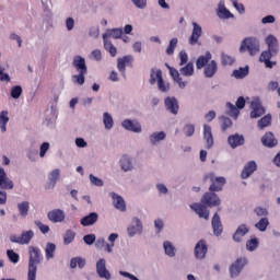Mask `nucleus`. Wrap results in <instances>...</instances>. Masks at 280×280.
<instances>
[{"label": "nucleus", "instance_id": "nucleus-47", "mask_svg": "<svg viewBox=\"0 0 280 280\" xmlns=\"http://www.w3.org/2000/svg\"><path fill=\"white\" fill-rule=\"evenodd\" d=\"M246 248L249 250V253H255L257 248H259V240L257 237H254L246 242Z\"/></svg>", "mask_w": 280, "mask_h": 280}, {"label": "nucleus", "instance_id": "nucleus-32", "mask_svg": "<svg viewBox=\"0 0 280 280\" xmlns=\"http://www.w3.org/2000/svg\"><path fill=\"white\" fill-rule=\"evenodd\" d=\"M103 40H104V49L108 51V54L112 56V58H115L117 56V47L113 45V42L108 40L106 38V35H103Z\"/></svg>", "mask_w": 280, "mask_h": 280}, {"label": "nucleus", "instance_id": "nucleus-25", "mask_svg": "<svg viewBox=\"0 0 280 280\" xmlns=\"http://www.w3.org/2000/svg\"><path fill=\"white\" fill-rule=\"evenodd\" d=\"M167 67L170 70L171 78H173V80L177 82L179 89H185L187 86V82L183 81V78H180V73L178 72V70L170 66Z\"/></svg>", "mask_w": 280, "mask_h": 280}, {"label": "nucleus", "instance_id": "nucleus-30", "mask_svg": "<svg viewBox=\"0 0 280 280\" xmlns=\"http://www.w3.org/2000/svg\"><path fill=\"white\" fill-rule=\"evenodd\" d=\"M211 58H212V56H211L210 51H207L205 55L199 56L197 61H196V68L197 69H205L208 66L209 60H211Z\"/></svg>", "mask_w": 280, "mask_h": 280}, {"label": "nucleus", "instance_id": "nucleus-29", "mask_svg": "<svg viewBox=\"0 0 280 280\" xmlns=\"http://www.w3.org/2000/svg\"><path fill=\"white\" fill-rule=\"evenodd\" d=\"M257 172V162L249 161L245 164L241 176H253Z\"/></svg>", "mask_w": 280, "mask_h": 280}, {"label": "nucleus", "instance_id": "nucleus-26", "mask_svg": "<svg viewBox=\"0 0 280 280\" xmlns=\"http://www.w3.org/2000/svg\"><path fill=\"white\" fill-rule=\"evenodd\" d=\"M218 73V62L215 60H211L203 70V75L206 78H213Z\"/></svg>", "mask_w": 280, "mask_h": 280}, {"label": "nucleus", "instance_id": "nucleus-34", "mask_svg": "<svg viewBox=\"0 0 280 280\" xmlns=\"http://www.w3.org/2000/svg\"><path fill=\"white\" fill-rule=\"evenodd\" d=\"M18 211L21 218L30 215V201H22L18 203Z\"/></svg>", "mask_w": 280, "mask_h": 280}, {"label": "nucleus", "instance_id": "nucleus-18", "mask_svg": "<svg viewBox=\"0 0 280 280\" xmlns=\"http://www.w3.org/2000/svg\"><path fill=\"white\" fill-rule=\"evenodd\" d=\"M122 128L125 130H129V132H141V122L137 120H130V119H125L121 122Z\"/></svg>", "mask_w": 280, "mask_h": 280}, {"label": "nucleus", "instance_id": "nucleus-3", "mask_svg": "<svg viewBox=\"0 0 280 280\" xmlns=\"http://www.w3.org/2000/svg\"><path fill=\"white\" fill-rule=\"evenodd\" d=\"M240 51L241 54L248 51L249 56H257V52L259 51V39L255 37L244 38L242 40Z\"/></svg>", "mask_w": 280, "mask_h": 280}, {"label": "nucleus", "instance_id": "nucleus-54", "mask_svg": "<svg viewBox=\"0 0 280 280\" xmlns=\"http://www.w3.org/2000/svg\"><path fill=\"white\" fill-rule=\"evenodd\" d=\"M233 62H235V59L233 57L225 54L221 55V65H223V67L231 66L233 65Z\"/></svg>", "mask_w": 280, "mask_h": 280}, {"label": "nucleus", "instance_id": "nucleus-16", "mask_svg": "<svg viewBox=\"0 0 280 280\" xmlns=\"http://www.w3.org/2000/svg\"><path fill=\"white\" fill-rule=\"evenodd\" d=\"M211 224H212V229H213V235H215V237H220L222 235V231H224V229L222 226V221H221L220 214H218V212H215L213 214Z\"/></svg>", "mask_w": 280, "mask_h": 280}, {"label": "nucleus", "instance_id": "nucleus-63", "mask_svg": "<svg viewBox=\"0 0 280 280\" xmlns=\"http://www.w3.org/2000/svg\"><path fill=\"white\" fill-rule=\"evenodd\" d=\"M131 2L133 5H136V8H139L140 10H143L145 5H148V0H131Z\"/></svg>", "mask_w": 280, "mask_h": 280}, {"label": "nucleus", "instance_id": "nucleus-48", "mask_svg": "<svg viewBox=\"0 0 280 280\" xmlns=\"http://www.w3.org/2000/svg\"><path fill=\"white\" fill-rule=\"evenodd\" d=\"M103 124H104L106 130H110L113 128V126L115 125V122L113 120V116H110V114H108V113H104L103 114Z\"/></svg>", "mask_w": 280, "mask_h": 280}, {"label": "nucleus", "instance_id": "nucleus-7", "mask_svg": "<svg viewBox=\"0 0 280 280\" xmlns=\"http://www.w3.org/2000/svg\"><path fill=\"white\" fill-rule=\"evenodd\" d=\"M96 275L100 279H113V275H110V271L106 268V259L101 258L96 261Z\"/></svg>", "mask_w": 280, "mask_h": 280}, {"label": "nucleus", "instance_id": "nucleus-46", "mask_svg": "<svg viewBox=\"0 0 280 280\" xmlns=\"http://www.w3.org/2000/svg\"><path fill=\"white\" fill-rule=\"evenodd\" d=\"M226 108H228V115L230 117H233L234 119H237V117H240V108L235 107L233 103H228Z\"/></svg>", "mask_w": 280, "mask_h": 280}, {"label": "nucleus", "instance_id": "nucleus-33", "mask_svg": "<svg viewBox=\"0 0 280 280\" xmlns=\"http://www.w3.org/2000/svg\"><path fill=\"white\" fill-rule=\"evenodd\" d=\"M217 14L219 19H233L235 16L233 13H231V11H229V9H226V7H224V3L222 2L219 4Z\"/></svg>", "mask_w": 280, "mask_h": 280}, {"label": "nucleus", "instance_id": "nucleus-64", "mask_svg": "<svg viewBox=\"0 0 280 280\" xmlns=\"http://www.w3.org/2000/svg\"><path fill=\"white\" fill-rule=\"evenodd\" d=\"M164 226H165V223L163 222V220L156 219L154 221V228L156 229L158 233H161V231H163Z\"/></svg>", "mask_w": 280, "mask_h": 280}, {"label": "nucleus", "instance_id": "nucleus-15", "mask_svg": "<svg viewBox=\"0 0 280 280\" xmlns=\"http://www.w3.org/2000/svg\"><path fill=\"white\" fill-rule=\"evenodd\" d=\"M200 36H202V26H200L198 23H192V33L189 37V45H198V40L200 39Z\"/></svg>", "mask_w": 280, "mask_h": 280}, {"label": "nucleus", "instance_id": "nucleus-41", "mask_svg": "<svg viewBox=\"0 0 280 280\" xmlns=\"http://www.w3.org/2000/svg\"><path fill=\"white\" fill-rule=\"evenodd\" d=\"M248 71H249V68L248 66H246L244 68H240L238 70H234L232 75L236 78V80H244V78L248 75Z\"/></svg>", "mask_w": 280, "mask_h": 280}, {"label": "nucleus", "instance_id": "nucleus-49", "mask_svg": "<svg viewBox=\"0 0 280 280\" xmlns=\"http://www.w3.org/2000/svg\"><path fill=\"white\" fill-rule=\"evenodd\" d=\"M220 121H221V129L223 132H226V130H229V128L233 126V120H231V118L229 117L221 116Z\"/></svg>", "mask_w": 280, "mask_h": 280}, {"label": "nucleus", "instance_id": "nucleus-5", "mask_svg": "<svg viewBox=\"0 0 280 280\" xmlns=\"http://www.w3.org/2000/svg\"><path fill=\"white\" fill-rule=\"evenodd\" d=\"M127 233L129 237L141 235V233H143V222H141V219L133 217L127 228Z\"/></svg>", "mask_w": 280, "mask_h": 280}, {"label": "nucleus", "instance_id": "nucleus-55", "mask_svg": "<svg viewBox=\"0 0 280 280\" xmlns=\"http://www.w3.org/2000/svg\"><path fill=\"white\" fill-rule=\"evenodd\" d=\"M35 226H37V229H39L40 233H43L44 235H46V233H49L50 229L49 225H45L43 224V222L36 220L34 221Z\"/></svg>", "mask_w": 280, "mask_h": 280}, {"label": "nucleus", "instance_id": "nucleus-23", "mask_svg": "<svg viewBox=\"0 0 280 280\" xmlns=\"http://www.w3.org/2000/svg\"><path fill=\"white\" fill-rule=\"evenodd\" d=\"M190 208L192 209V211H195V213H197V215H199V218L209 220V210H207V206H205L203 203H192Z\"/></svg>", "mask_w": 280, "mask_h": 280}, {"label": "nucleus", "instance_id": "nucleus-24", "mask_svg": "<svg viewBox=\"0 0 280 280\" xmlns=\"http://www.w3.org/2000/svg\"><path fill=\"white\" fill-rule=\"evenodd\" d=\"M244 136L240 133L229 136L228 138V143L233 150H235V148H240V145H244Z\"/></svg>", "mask_w": 280, "mask_h": 280}, {"label": "nucleus", "instance_id": "nucleus-40", "mask_svg": "<svg viewBox=\"0 0 280 280\" xmlns=\"http://www.w3.org/2000/svg\"><path fill=\"white\" fill-rule=\"evenodd\" d=\"M124 35V30L121 28H113L108 30L103 36H106V38H121Z\"/></svg>", "mask_w": 280, "mask_h": 280}, {"label": "nucleus", "instance_id": "nucleus-42", "mask_svg": "<svg viewBox=\"0 0 280 280\" xmlns=\"http://www.w3.org/2000/svg\"><path fill=\"white\" fill-rule=\"evenodd\" d=\"M167 137L164 131L154 132L150 136V141L152 145H155V143H159V141H164V139Z\"/></svg>", "mask_w": 280, "mask_h": 280}, {"label": "nucleus", "instance_id": "nucleus-20", "mask_svg": "<svg viewBox=\"0 0 280 280\" xmlns=\"http://www.w3.org/2000/svg\"><path fill=\"white\" fill-rule=\"evenodd\" d=\"M203 141L206 142L207 150H211V148H213V132L209 125H203Z\"/></svg>", "mask_w": 280, "mask_h": 280}, {"label": "nucleus", "instance_id": "nucleus-28", "mask_svg": "<svg viewBox=\"0 0 280 280\" xmlns=\"http://www.w3.org/2000/svg\"><path fill=\"white\" fill-rule=\"evenodd\" d=\"M156 78L159 91H161V93H167V91H170V83H165L163 80V71H161V69L156 70Z\"/></svg>", "mask_w": 280, "mask_h": 280}, {"label": "nucleus", "instance_id": "nucleus-50", "mask_svg": "<svg viewBox=\"0 0 280 280\" xmlns=\"http://www.w3.org/2000/svg\"><path fill=\"white\" fill-rule=\"evenodd\" d=\"M178 46V38L174 37L170 40V44L166 48L167 56H174V51L176 47Z\"/></svg>", "mask_w": 280, "mask_h": 280}, {"label": "nucleus", "instance_id": "nucleus-44", "mask_svg": "<svg viewBox=\"0 0 280 280\" xmlns=\"http://www.w3.org/2000/svg\"><path fill=\"white\" fill-rule=\"evenodd\" d=\"M179 73L186 78L194 75V62H188L185 67L180 68Z\"/></svg>", "mask_w": 280, "mask_h": 280}, {"label": "nucleus", "instance_id": "nucleus-19", "mask_svg": "<svg viewBox=\"0 0 280 280\" xmlns=\"http://www.w3.org/2000/svg\"><path fill=\"white\" fill-rule=\"evenodd\" d=\"M109 196L113 200L115 209L122 212L126 211V200H124V197L117 195L116 192H109Z\"/></svg>", "mask_w": 280, "mask_h": 280}, {"label": "nucleus", "instance_id": "nucleus-53", "mask_svg": "<svg viewBox=\"0 0 280 280\" xmlns=\"http://www.w3.org/2000/svg\"><path fill=\"white\" fill-rule=\"evenodd\" d=\"M22 93H23V88H21V85H15L11 88V97H13V100H19Z\"/></svg>", "mask_w": 280, "mask_h": 280}, {"label": "nucleus", "instance_id": "nucleus-38", "mask_svg": "<svg viewBox=\"0 0 280 280\" xmlns=\"http://www.w3.org/2000/svg\"><path fill=\"white\" fill-rule=\"evenodd\" d=\"M73 240H75V232L71 229L66 230L63 234L65 246H69V244H73Z\"/></svg>", "mask_w": 280, "mask_h": 280}, {"label": "nucleus", "instance_id": "nucleus-10", "mask_svg": "<svg viewBox=\"0 0 280 280\" xmlns=\"http://www.w3.org/2000/svg\"><path fill=\"white\" fill-rule=\"evenodd\" d=\"M65 218H66V214L62 209H54L47 213V219L49 220V222H52V224H58L63 222Z\"/></svg>", "mask_w": 280, "mask_h": 280}, {"label": "nucleus", "instance_id": "nucleus-52", "mask_svg": "<svg viewBox=\"0 0 280 280\" xmlns=\"http://www.w3.org/2000/svg\"><path fill=\"white\" fill-rule=\"evenodd\" d=\"M84 75H86V72H79V74H74L72 77L74 84H79L80 86H82V84H84L86 80Z\"/></svg>", "mask_w": 280, "mask_h": 280}, {"label": "nucleus", "instance_id": "nucleus-13", "mask_svg": "<svg viewBox=\"0 0 280 280\" xmlns=\"http://www.w3.org/2000/svg\"><path fill=\"white\" fill-rule=\"evenodd\" d=\"M249 232H250V228H248V225L246 224L238 225V228L236 229L235 233L232 236L233 242H236L237 244H240L243 237H245V235H248Z\"/></svg>", "mask_w": 280, "mask_h": 280}, {"label": "nucleus", "instance_id": "nucleus-22", "mask_svg": "<svg viewBox=\"0 0 280 280\" xmlns=\"http://www.w3.org/2000/svg\"><path fill=\"white\" fill-rule=\"evenodd\" d=\"M97 220H100V214L97 212H91L80 220V224L82 226H93V224L97 223Z\"/></svg>", "mask_w": 280, "mask_h": 280}, {"label": "nucleus", "instance_id": "nucleus-51", "mask_svg": "<svg viewBox=\"0 0 280 280\" xmlns=\"http://www.w3.org/2000/svg\"><path fill=\"white\" fill-rule=\"evenodd\" d=\"M7 257L11 261V264H16L19 259H21V256L13 249H8L7 250Z\"/></svg>", "mask_w": 280, "mask_h": 280}, {"label": "nucleus", "instance_id": "nucleus-39", "mask_svg": "<svg viewBox=\"0 0 280 280\" xmlns=\"http://www.w3.org/2000/svg\"><path fill=\"white\" fill-rule=\"evenodd\" d=\"M8 121H10V117H8V112L2 110L0 114V130L1 132H5L8 130Z\"/></svg>", "mask_w": 280, "mask_h": 280}, {"label": "nucleus", "instance_id": "nucleus-37", "mask_svg": "<svg viewBox=\"0 0 280 280\" xmlns=\"http://www.w3.org/2000/svg\"><path fill=\"white\" fill-rule=\"evenodd\" d=\"M120 167L124 172H130L132 170V160L128 155H124L120 159Z\"/></svg>", "mask_w": 280, "mask_h": 280}, {"label": "nucleus", "instance_id": "nucleus-62", "mask_svg": "<svg viewBox=\"0 0 280 280\" xmlns=\"http://www.w3.org/2000/svg\"><path fill=\"white\" fill-rule=\"evenodd\" d=\"M179 60H180L179 62L180 67H183V65H187V61L189 60V56L185 50H182L179 52Z\"/></svg>", "mask_w": 280, "mask_h": 280}, {"label": "nucleus", "instance_id": "nucleus-4", "mask_svg": "<svg viewBox=\"0 0 280 280\" xmlns=\"http://www.w3.org/2000/svg\"><path fill=\"white\" fill-rule=\"evenodd\" d=\"M33 238L34 231L32 230L22 232L20 236H16V234H11L9 236V241L11 242V244H20V246H25L30 244V242H32Z\"/></svg>", "mask_w": 280, "mask_h": 280}, {"label": "nucleus", "instance_id": "nucleus-43", "mask_svg": "<svg viewBox=\"0 0 280 280\" xmlns=\"http://www.w3.org/2000/svg\"><path fill=\"white\" fill-rule=\"evenodd\" d=\"M0 189H14V183L8 176H0Z\"/></svg>", "mask_w": 280, "mask_h": 280}, {"label": "nucleus", "instance_id": "nucleus-27", "mask_svg": "<svg viewBox=\"0 0 280 280\" xmlns=\"http://www.w3.org/2000/svg\"><path fill=\"white\" fill-rule=\"evenodd\" d=\"M163 249H164V255H166V257H171V258L176 257L177 249L174 243H172L171 241L163 242Z\"/></svg>", "mask_w": 280, "mask_h": 280}, {"label": "nucleus", "instance_id": "nucleus-31", "mask_svg": "<svg viewBox=\"0 0 280 280\" xmlns=\"http://www.w3.org/2000/svg\"><path fill=\"white\" fill-rule=\"evenodd\" d=\"M262 144L266 145V148H275L277 145L278 141L275 139V135L272 132H266L264 137L261 138Z\"/></svg>", "mask_w": 280, "mask_h": 280}, {"label": "nucleus", "instance_id": "nucleus-58", "mask_svg": "<svg viewBox=\"0 0 280 280\" xmlns=\"http://www.w3.org/2000/svg\"><path fill=\"white\" fill-rule=\"evenodd\" d=\"M184 132L186 137H192L194 132H196V127L194 125L188 124L184 127Z\"/></svg>", "mask_w": 280, "mask_h": 280}, {"label": "nucleus", "instance_id": "nucleus-45", "mask_svg": "<svg viewBox=\"0 0 280 280\" xmlns=\"http://www.w3.org/2000/svg\"><path fill=\"white\" fill-rule=\"evenodd\" d=\"M272 124V116L270 114L264 116L260 120H258V128L264 130V128H268Z\"/></svg>", "mask_w": 280, "mask_h": 280}, {"label": "nucleus", "instance_id": "nucleus-17", "mask_svg": "<svg viewBox=\"0 0 280 280\" xmlns=\"http://www.w3.org/2000/svg\"><path fill=\"white\" fill-rule=\"evenodd\" d=\"M250 107H252V112H250L252 119H257L261 117V115L266 114V109L264 108V106H261V103L257 101L252 102Z\"/></svg>", "mask_w": 280, "mask_h": 280}, {"label": "nucleus", "instance_id": "nucleus-60", "mask_svg": "<svg viewBox=\"0 0 280 280\" xmlns=\"http://www.w3.org/2000/svg\"><path fill=\"white\" fill-rule=\"evenodd\" d=\"M90 182L96 187H104V180L100 179L97 176H90Z\"/></svg>", "mask_w": 280, "mask_h": 280}, {"label": "nucleus", "instance_id": "nucleus-2", "mask_svg": "<svg viewBox=\"0 0 280 280\" xmlns=\"http://www.w3.org/2000/svg\"><path fill=\"white\" fill-rule=\"evenodd\" d=\"M266 44L268 47V50H265L260 55V62H266L272 58V56H277L279 54V40L273 35H269L266 38Z\"/></svg>", "mask_w": 280, "mask_h": 280}, {"label": "nucleus", "instance_id": "nucleus-9", "mask_svg": "<svg viewBox=\"0 0 280 280\" xmlns=\"http://www.w3.org/2000/svg\"><path fill=\"white\" fill-rule=\"evenodd\" d=\"M209 247L207 246V241L200 240L195 246V259L202 261L207 257Z\"/></svg>", "mask_w": 280, "mask_h": 280}, {"label": "nucleus", "instance_id": "nucleus-57", "mask_svg": "<svg viewBox=\"0 0 280 280\" xmlns=\"http://www.w3.org/2000/svg\"><path fill=\"white\" fill-rule=\"evenodd\" d=\"M254 213L258 218H266L268 215V209L261 208V207H257V208L254 209Z\"/></svg>", "mask_w": 280, "mask_h": 280}, {"label": "nucleus", "instance_id": "nucleus-56", "mask_svg": "<svg viewBox=\"0 0 280 280\" xmlns=\"http://www.w3.org/2000/svg\"><path fill=\"white\" fill-rule=\"evenodd\" d=\"M96 240H97V237L95 236V234H86L85 236H83V242L88 246H93V244H95Z\"/></svg>", "mask_w": 280, "mask_h": 280}, {"label": "nucleus", "instance_id": "nucleus-36", "mask_svg": "<svg viewBox=\"0 0 280 280\" xmlns=\"http://www.w3.org/2000/svg\"><path fill=\"white\" fill-rule=\"evenodd\" d=\"M268 226H270V221L267 217L261 218L256 224L255 229L260 231V233H266Z\"/></svg>", "mask_w": 280, "mask_h": 280}, {"label": "nucleus", "instance_id": "nucleus-61", "mask_svg": "<svg viewBox=\"0 0 280 280\" xmlns=\"http://www.w3.org/2000/svg\"><path fill=\"white\" fill-rule=\"evenodd\" d=\"M49 150V142H44L42 143L39 148V156L43 159L45 154H47V151Z\"/></svg>", "mask_w": 280, "mask_h": 280}, {"label": "nucleus", "instance_id": "nucleus-8", "mask_svg": "<svg viewBox=\"0 0 280 280\" xmlns=\"http://www.w3.org/2000/svg\"><path fill=\"white\" fill-rule=\"evenodd\" d=\"M221 200L215 192H206L201 198V205L206 207H220Z\"/></svg>", "mask_w": 280, "mask_h": 280}, {"label": "nucleus", "instance_id": "nucleus-35", "mask_svg": "<svg viewBox=\"0 0 280 280\" xmlns=\"http://www.w3.org/2000/svg\"><path fill=\"white\" fill-rule=\"evenodd\" d=\"M45 257H46L47 261H49V259H54V257H56V244H54V243L46 244Z\"/></svg>", "mask_w": 280, "mask_h": 280}, {"label": "nucleus", "instance_id": "nucleus-11", "mask_svg": "<svg viewBox=\"0 0 280 280\" xmlns=\"http://www.w3.org/2000/svg\"><path fill=\"white\" fill-rule=\"evenodd\" d=\"M133 60L135 59L130 55H127V56H124L121 58H118L117 59V69H118V71L122 75H126V67H132V61Z\"/></svg>", "mask_w": 280, "mask_h": 280}, {"label": "nucleus", "instance_id": "nucleus-12", "mask_svg": "<svg viewBox=\"0 0 280 280\" xmlns=\"http://www.w3.org/2000/svg\"><path fill=\"white\" fill-rule=\"evenodd\" d=\"M164 106L166 108V110H168V113H171V115H178V100H176V97L174 96H167L164 100Z\"/></svg>", "mask_w": 280, "mask_h": 280}, {"label": "nucleus", "instance_id": "nucleus-1", "mask_svg": "<svg viewBox=\"0 0 280 280\" xmlns=\"http://www.w3.org/2000/svg\"><path fill=\"white\" fill-rule=\"evenodd\" d=\"M43 261V254L40 248L30 246L28 247V267H27V280H36V272H38V265Z\"/></svg>", "mask_w": 280, "mask_h": 280}, {"label": "nucleus", "instance_id": "nucleus-59", "mask_svg": "<svg viewBox=\"0 0 280 280\" xmlns=\"http://www.w3.org/2000/svg\"><path fill=\"white\" fill-rule=\"evenodd\" d=\"M56 183H58V177L51 176L48 178V182L46 183V189H54L56 187Z\"/></svg>", "mask_w": 280, "mask_h": 280}, {"label": "nucleus", "instance_id": "nucleus-21", "mask_svg": "<svg viewBox=\"0 0 280 280\" xmlns=\"http://www.w3.org/2000/svg\"><path fill=\"white\" fill-rule=\"evenodd\" d=\"M72 65L78 73H88L89 71L86 68V60H84L82 56H75L73 58Z\"/></svg>", "mask_w": 280, "mask_h": 280}, {"label": "nucleus", "instance_id": "nucleus-14", "mask_svg": "<svg viewBox=\"0 0 280 280\" xmlns=\"http://www.w3.org/2000/svg\"><path fill=\"white\" fill-rule=\"evenodd\" d=\"M210 183V191H222V187H224V185L226 184V179L224 177L211 176Z\"/></svg>", "mask_w": 280, "mask_h": 280}, {"label": "nucleus", "instance_id": "nucleus-6", "mask_svg": "<svg viewBox=\"0 0 280 280\" xmlns=\"http://www.w3.org/2000/svg\"><path fill=\"white\" fill-rule=\"evenodd\" d=\"M248 264V259L246 257H241L236 259L235 262H233L230 267V276L232 279H235V277H240V273L242 270H244V266Z\"/></svg>", "mask_w": 280, "mask_h": 280}]
</instances>
